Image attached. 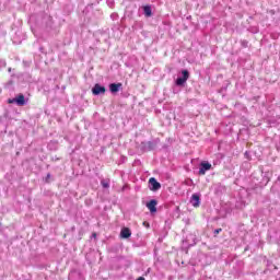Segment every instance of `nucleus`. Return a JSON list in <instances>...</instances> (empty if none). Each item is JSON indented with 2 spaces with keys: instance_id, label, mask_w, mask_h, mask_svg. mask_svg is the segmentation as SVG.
<instances>
[{
  "instance_id": "1",
  "label": "nucleus",
  "mask_w": 280,
  "mask_h": 280,
  "mask_svg": "<svg viewBox=\"0 0 280 280\" xmlns=\"http://www.w3.org/2000/svg\"><path fill=\"white\" fill-rule=\"evenodd\" d=\"M182 75H183V77H179V78H177V80H176L177 86H183V84H185V82H187V80H189V71L183 70V71H182Z\"/></svg>"
},
{
  "instance_id": "2",
  "label": "nucleus",
  "mask_w": 280,
  "mask_h": 280,
  "mask_svg": "<svg viewBox=\"0 0 280 280\" xmlns=\"http://www.w3.org/2000/svg\"><path fill=\"white\" fill-rule=\"evenodd\" d=\"M149 189H151V191H159V189H161V183H159L156 178L151 177L149 179Z\"/></svg>"
},
{
  "instance_id": "3",
  "label": "nucleus",
  "mask_w": 280,
  "mask_h": 280,
  "mask_svg": "<svg viewBox=\"0 0 280 280\" xmlns=\"http://www.w3.org/2000/svg\"><path fill=\"white\" fill-rule=\"evenodd\" d=\"M209 170H211V163L201 162L200 168H199L200 176H205L207 174V172H209Z\"/></svg>"
},
{
  "instance_id": "4",
  "label": "nucleus",
  "mask_w": 280,
  "mask_h": 280,
  "mask_svg": "<svg viewBox=\"0 0 280 280\" xmlns=\"http://www.w3.org/2000/svg\"><path fill=\"white\" fill-rule=\"evenodd\" d=\"M92 93L93 95H104V93H106V88L96 83L92 89Z\"/></svg>"
},
{
  "instance_id": "5",
  "label": "nucleus",
  "mask_w": 280,
  "mask_h": 280,
  "mask_svg": "<svg viewBox=\"0 0 280 280\" xmlns=\"http://www.w3.org/2000/svg\"><path fill=\"white\" fill-rule=\"evenodd\" d=\"M14 102L18 104V106H25V96L20 94L16 98L9 100V104H14Z\"/></svg>"
},
{
  "instance_id": "6",
  "label": "nucleus",
  "mask_w": 280,
  "mask_h": 280,
  "mask_svg": "<svg viewBox=\"0 0 280 280\" xmlns=\"http://www.w3.org/2000/svg\"><path fill=\"white\" fill-rule=\"evenodd\" d=\"M190 203L192 205V207L198 208L200 207V195L198 194H192L191 198H190Z\"/></svg>"
},
{
  "instance_id": "7",
  "label": "nucleus",
  "mask_w": 280,
  "mask_h": 280,
  "mask_svg": "<svg viewBox=\"0 0 280 280\" xmlns=\"http://www.w3.org/2000/svg\"><path fill=\"white\" fill-rule=\"evenodd\" d=\"M156 205H158L156 200L153 199L147 203V208L151 213H156Z\"/></svg>"
},
{
  "instance_id": "8",
  "label": "nucleus",
  "mask_w": 280,
  "mask_h": 280,
  "mask_svg": "<svg viewBox=\"0 0 280 280\" xmlns=\"http://www.w3.org/2000/svg\"><path fill=\"white\" fill-rule=\"evenodd\" d=\"M130 235H132V232L128 228H124L120 231V237H122V240H128V237H130Z\"/></svg>"
},
{
  "instance_id": "9",
  "label": "nucleus",
  "mask_w": 280,
  "mask_h": 280,
  "mask_svg": "<svg viewBox=\"0 0 280 280\" xmlns=\"http://www.w3.org/2000/svg\"><path fill=\"white\" fill-rule=\"evenodd\" d=\"M120 89H121V83H112V84H109L110 93H118V91Z\"/></svg>"
},
{
  "instance_id": "10",
  "label": "nucleus",
  "mask_w": 280,
  "mask_h": 280,
  "mask_svg": "<svg viewBox=\"0 0 280 280\" xmlns=\"http://www.w3.org/2000/svg\"><path fill=\"white\" fill-rule=\"evenodd\" d=\"M143 12H144V15H145V16H148V18L152 16V7H150V5H144V7H143Z\"/></svg>"
},
{
  "instance_id": "11",
  "label": "nucleus",
  "mask_w": 280,
  "mask_h": 280,
  "mask_svg": "<svg viewBox=\"0 0 280 280\" xmlns=\"http://www.w3.org/2000/svg\"><path fill=\"white\" fill-rule=\"evenodd\" d=\"M101 185L102 187H104V189H108L110 187V184L108 183V180H102Z\"/></svg>"
},
{
  "instance_id": "12",
  "label": "nucleus",
  "mask_w": 280,
  "mask_h": 280,
  "mask_svg": "<svg viewBox=\"0 0 280 280\" xmlns=\"http://www.w3.org/2000/svg\"><path fill=\"white\" fill-rule=\"evenodd\" d=\"M220 231H222V229L217 230L215 233H220Z\"/></svg>"
}]
</instances>
